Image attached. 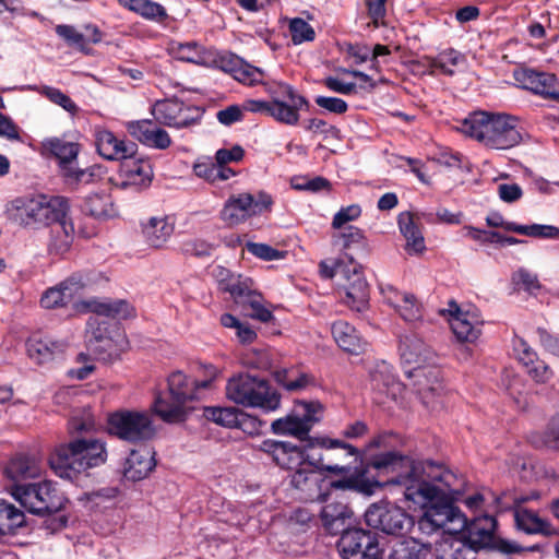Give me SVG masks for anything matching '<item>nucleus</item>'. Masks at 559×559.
<instances>
[{
	"label": "nucleus",
	"mask_w": 559,
	"mask_h": 559,
	"mask_svg": "<svg viewBox=\"0 0 559 559\" xmlns=\"http://www.w3.org/2000/svg\"><path fill=\"white\" fill-rule=\"evenodd\" d=\"M370 466L383 474H392L390 484L402 489L405 500L425 508L418 530L431 535L439 530L459 533L466 524L465 515L447 497L456 491L457 477L433 462H414L408 456L389 451L374 455Z\"/></svg>",
	"instance_id": "obj_1"
},
{
	"label": "nucleus",
	"mask_w": 559,
	"mask_h": 559,
	"mask_svg": "<svg viewBox=\"0 0 559 559\" xmlns=\"http://www.w3.org/2000/svg\"><path fill=\"white\" fill-rule=\"evenodd\" d=\"M168 391L156 395L151 411L160 419H237L236 407L202 406L198 390L211 386V380L195 381L181 371L168 377Z\"/></svg>",
	"instance_id": "obj_2"
},
{
	"label": "nucleus",
	"mask_w": 559,
	"mask_h": 559,
	"mask_svg": "<svg viewBox=\"0 0 559 559\" xmlns=\"http://www.w3.org/2000/svg\"><path fill=\"white\" fill-rule=\"evenodd\" d=\"M86 307L94 313L88 319L86 329L88 354L104 362L119 359L128 347L127 336L117 323L100 319V317L128 319L133 316L134 309L122 299H93L86 302Z\"/></svg>",
	"instance_id": "obj_3"
},
{
	"label": "nucleus",
	"mask_w": 559,
	"mask_h": 559,
	"mask_svg": "<svg viewBox=\"0 0 559 559\" xmlns=\"http://www.w3.org/2000/svg\"><path fill=\"white\" fill-rule=\"evenodd\" d=\"M459 129L493 150H509L523 140L518 119L507 114L476 111L465 118Z\"/></svg>",
	"instance_id": "obj_4"
},
{
	"label": "nucleus",
	"mask_w": 559,
	"mask_h": 559,
	"mask_svg": "<svg viewBox=\"0 0 559 559\" xmlns=\"http://www.w3.org/2000/svg\"><path fill=\"white\" fill-rule=\"evenodd\" d=\"M106 443L91 437H76L59 447L50 459L51 468L63 478L74 481L88 469L107 461Z\"/></svg>",
	"instance_id": "obj_5"
},
{
	"label": "nucleus",
	"mask_w": 559,
	"mask_h": 559,
	"mask_svg": "<svg viewBox=\"0 0 559 559\" xmlns=\"http://www.w3.org/2000/svg\"><path fill=\"white\" fill-rule=\"evenodd\" d=\"M272 451L275 462L287 469L295 465L299 467L290 475V485L299 492L298 498L305 501H326L328 493L324 491L325 478L322 473L314 469L312 461L302 462V452L296 447L284 441L264 443Z\"/></svg>",
	"instance_id": "obj_6"
},
{
	"label": "nucleus",
	"mask_w": 559,
	"mask_h": 559,
	"mask_svg": "<svg viewBox=\"0 0 559 559\" xmlns=\"http://www.w3.org/2000/svg\"><path fill=\"white\" fill-rule=\"evenodd\" d=\"M70 211L68 199L63 197H17L5 204L7 218L23 228L38 229L47 227L64 217Z\"/></svg>",
	"instance_id": "obj_7"
},
{
	"label": "nucleus",
	"mask_w": 559,
	"mask_h": 559,
	"mask_svg": "<svg viewBox=\"0 0 559 559\" xmlns=\"http://www.w3.org/2000/svg\"><path fill=\"white\" fill-rule=\"evenodd\" d=\"M269 93L272 96L271 102L248 99L242 104L243 110L270 116L276 121L294 126L299 120V110L309 106L304 96L285 83H278Z\"/></svg>",
	"instance_id": "obj_8"
},
{
	"label": "nucleus",
	"mask_w": 559,
	"mask_h": 559,
	"mask_svg": "<svg viewBox=\"0 0 559 559\" xmlns=\"http://www.w3.org/2000/svg\"><path fill=\"white\" fill-rule=\"evenodd\" d=\"M227 397L246 407L259 408L264 413L280 407L281 395L266 380L241 373L229 379L226 385Z\"/></svg>",
	"instance_id": "obj_9"
},
{
	"label": "nucleus",
	"mask_w": 559,
	"mask_h": 559,
	"mask_svg": "<svg viewBox=\"0 0 559 559\" xmlns=\"http://www.w3.org/2000/svg\"><path fill=\"white\" fill-rule=\"evenodd\" d=\"M11 496L29 513L48 515L60 511L64 498L51 481L11 485Z\"/></svg>",
	"instance_id": "obj_10"
},
{
	"label": "nucleus",
	"mask_w": 559,
	"mask_h": 559,
	"mask_svg": "<svg viewBox=\"0 0 559 559\" xmlns=\"http://www.w3.org/2000/svg\"><path fill=\"white\" fill-rule=\"evenodd\" d=\"M368 384L374 403L385 405L403 400L405 385L397 378L394 367L385 360H376L368 367Z\"/></svg>",
	"instance_id": "obj_11"
},
{
	"label": "nucleus",
	"mask_w": 559,
	"mask_h": 559,
	"mask_svg": "<svg viewBox=\"0 0 559 559\" xmlns=\"http://www.w3.org/2000/svg\"><path fill=\"white\" fill-rule=\"evenodd\" d=\"M317 443L321 452L318 457L312 454L308 455V459L312 460V464L318 469L333 474H347L352 469V462H347V460L353 459L354 462L358 460L357 450L338 439L319 438Z\"/></svg>",
	"instance_id": "obj_12"
},
{
	"label": "nucleus",
	"mask_w": 559,
	"mask_h": 559,
	"mask_svg": "<svg viewBox=\"0 0 559 559\" xmlns=\"http://www.w3.org/2000/svg\"><path fill=\"white\" fill-rule=\"evenodd\" d=\"M272 204V197L264 191H259L257 194L248 192L233 194L226 200L221 211V218L228 225H238L252 216L270 211Z\"/></svg>",
	"instance_id": "obj_13"
},
{
	"label": "nucleus",
	"mask_w": 559,
	"mask_h": 559,
	"mask_svg": "<svg viewBox=\"0 0 559 559\" xmlns=\"http://www.w3.org/2000/svg\"><path fill=\"white\" fill-rule=\"evenodd\" d=\"M368 526L389 535H402L414 524L413 519L401 508L389 504H371L365 512Z\"/></svg>",
	"instance_id": "obj_14"
},
{
	"label": "nucleus",
	"mask_w": 559,
	"mask_h": 559,
	"mask_svg": "<svg viewBox=\"0 0 559 559\" xmlns=\"http://www.w3.org/2000/svg\"><path fill=\"white\" fill-rule=\"evenodd\" d=\"M337 547L344 559H382L377 536L362 528L345 531Z\"/></svg>",
	"instance_id": "obj_15"
},
{
	"label": "nucleus",
	"mask_w": 559,
	"mask_h": 559,
	"mask_svg": "<svg viewBox=\"0 0 559 559\" xmlns=\"http://www.w3.org/2000/svg\"><path fill=\"white\" fill-rule=\"evenodd\" d=\"M406 377L412 381V386L425 405L433 402V397L440 396L443 386L441 370L437 359L420 367H412L405 370ZM437 405L432 403L435 409Z\"/></svg>",
	"instance_id": "obj_16"
},
{
	"label": "nucleus",
	"mask_w": 559,
	"mask_h": 559,
	"mask_svg": "<svg viewBox=\"0 0 559 559\" xmlns=\"http://www.w3.org/2000/svg\"><path fill=\"white\" fill-rule=\"evenodd\" d=\"M381 293L385 304L406 323L415 325L424 321L423 304L414 294L399 290L392 285L382 286Z\"/></svg>",
	"instance_id": "obj_17"
},
{
	"label": "nucleus",
	"mask_w": 559,
	"mask_h": 559,
	"mask_svg": "<svg viewBox=\"0 0 559 559\" xmlns=\"http://www.w3.org/2000/svg\"><path fill=\"white\" fill-rule=\"evenodd\" d=\"M85 285L84 276L74 273L57 285L47 288L40 296L39 305L46 310L63 308L81 294Z\"/></svg>",
	"instance_id": "obj_18"
},
{
	"label": "nucleus",
	"mask_w": 559,
	"mask_h": 559,
	"mask_svg": "<svg viewBox=\"0 0 559 559\" xmlns=\"http://www.w3.org/2000/svg\"><path fill=\"white\" fill-rule=\"evenodd\" d=\"M342 276L345 278L344 304L352 310L362 312L369 304V285L362 274L361 266L354 264L350 260L348 269H342Z\"/></svg>",
	"instance_id": "obj_19"
},
{
	"label": "nucleus",
	"mask_w": 559,
	"mask_h": 559,
	"mask_svg": "<svg viewBox=\"0 0 559 559\" xmlns=\"http://www.w3.org/2000/svg\"><path fill=\"white\" fill-rule=\"evenodd\" d=\"M497 520L492 515L484 514L474 518L460 531V535L471 546L474 551L483 548H489L495 543V532Z\"/></svg>",
	"instance_id": "obj_20"
},
{
	"label": "nucleus",
	"mask_w": 559,
	"mask_h": 559,
	"mask_svg": "<svg viewBox=\"0 0 559 559\" xmlns=\"http://www.w3.org/2000/svg\"><path fill=\"white\" fill-rule=\"evenodd\" d=\"M514 79L519 86L524 90L531 91L545 98L559 100L557 78L552 73L524 68L514 72Z\"/></svg>",
	"instance_id": "obj_21"
},
{
	"label": "nucleus",
	"mask_w": 559,
	"mask_h": 559,
	"mask_svg": "<svg viewBox=\"0 0 559 559\" xmlns=\"http://www.w3.org/2000/svg\"><path fill=\"white\" fill-rule=\"evenodd\" d=\"M451 329L460 342L474 343L481 333V320L475 313L462 311L453 300L449 302Z\"/></svg>",
	"instance_id": "obj_22"
},
{
	"label": "nucleus",
	"mask_w": 559,
	"mask_h": 559,
	"mask_svg": "<svg viewBox=\"0 0 559 559\" xmlns=\"http://www.w3.org/2000/svg\"><path fill=\"white\" fill-rule=\"evenodd\" d=\"M119 186L123 189L133 187L135 190L147 188L153 180V168L148 160L126 157L121 159Z\"/></svg>",
	"instance_id": "obj_23"
},
{
	"label": "nucleus",
	"mask_w": 559,
	"mask_h": 559,
	"mask_svg": "<svg viewBox=\"0 0 559 559\" xmlns=\"http://www.w3.org/2000/svg\"><path fill=\"white\" fill-rule=\"evenodd\" d=\"M126 128L132 138L147 147L166 150L171 144L168 132L150 119L129 121Z\"/></svg>",
	"instance_id": "obj_24"
},
{
	"label": "nucleus",
	"mask_w": 559,
	"mask_h": 559,
	"mask_svg": "<svg viewBox=\"0 0 559 559\" xmlns=\"http://www.w3.org/2000/svg\"><path fill=\"white\" fill-rule=\"evenodd\" d=\"M41 146L57 160L61 176L78 164L81 144L75 141L68 140L66 136H52L45 139Z\"/></svg>",
	"instance_id": "obj_25"
},
{
	"label": "nucleus",
	"mask_w": 559,
	"mask_h": 559,
	"mask_svg": "<svg viewBox=\"0 0 559 559\" xmlns=\"http://www.w3.org/2000/svg\"><path fill=\"white\" fill-rule=\"evenodd\" d=\"M399 350L404 367H420L437 359L433 350L416 334L402 336Z\"/></svg>",
	"instance_id": "obj_26"
},
{
	"label": "nucleus",
	"mask_w": 559,
	"mask_h": 559,
	"mask_svg": "<svg viewBox=\"0 0 559 559\" xmlns=\"http://www.w3.org/2000/svg\"><path fill=\"white\" fill-rule=\"evenodd\" d=\"M95 144L99 155L108 160H121L131 157L138 148L135 143H127L106 129L95 131Z\"/></svg>",
	"instance_id": "obj_27"
},
{
	"label": "nucleus",
	"mask_w": 559,
	"mask_h": 559,
	"mask_svg": "<svg viewBox=\"0 0 559 559\" xmlns=\"http://www.w3.org/2000/svg\"><path fill=\"white\" fill-rule=\"evenodd\" d=\"M106 431L123 441L140 442L152 439L156 428L152 421H107Z\"/></svg>",
	"instance_id": "obj_28"
},
{
	"label": "nucleus",
	"mask_w": 559,
	"mask_h": 559,
	"mask_svg": "<svg viewBox=\"0 0 559 559\" xmlns=\"http://www.w3.org/2000/svg\"><path fill=\"white\" fill-rule=\"evenodd\" d=\"M47 227H49L48 253L59 257L66 254L72 246L75 231L69 212H66L63 218L53 222Z\"/></svg>",
	"instance_id": "obj_29"
},
{
	"label": "nucleus",
	"mask_w": 559,
	"mask_h": 559,
	"mask_svg": "<svg viewBox=\"0 0 559 559\" xmlns=\"http://www.w3.org/2000/svg\"><path fill=\"white\" fill-rule=\"evenodd\" d=\"M155 452L150 448L132 450L123 464V476L132 481L142 480L155 468Z\"/></svg>",
	"instance_id": "obj_30"
},
{
	"label": "nucleus",
	"mask_w": 559,
	"mask_h": 559,
	"mask_svg": "<svg viewBox=\"0 0 559 559\" xmlns=\"http://www.w3.org/2000/svg\"><path fill=\"white\" fill-rule=\"evenodd\" d=\"M4 474L12 485L24 484L23 481L40 476L41 464L34 455L17 454L8 462Z\"/></svg>",
	"instance_id": "obj_31"
},
{
	"label": "nucleus",
	"mask_w": 559,
	"mask_h": 559,
	"mask_svg": "<svg viewBox=\"0 0 559 559\" xmlns=\"http://www.w3.org/2000/svg\"><path fill=\"white\" fill-rule=\"evenodd\" d=\"M64 349V342L55 341L39 334L32 335L26 342L28 357L39 365L51 361L57 355L62 354Z\"/></svg>",
	"instance_id": "obj_32"
},
{
	"label": "nucleus",
	"mask_w": 559,
	"mask_h": 559,
	"mask_svg": "<svg viewBox=\"0 0 559 559\" xmlns=\"http://www.w3.org/2000/svg\"><path fill=\"white\" fill-rule=\"evenodd\" d=\"M331 332L336 344L349 354L359 355L368 345L358 331L346 321L334 322Z\"/></svg>",
	"instance_id": "obj_33"
},
{
	"label": "nucleus",
	"mask_w": 559,
	"mask_h": 559,
	"mask_svg": "<svg viewBox=\"0 0 559 559\" xmlns=\"http://www.w3.org/2000/svg\"><path fill=\"white\" fill-rule=\"evenodd\" d=\"M185 108L183 104L178 100L166 99L157 102L152 107V115L154 119L165 126L185 128L194 122V119H188L182 116Z\"/></svg>",
	"instance_id": "obj_34"
},
{
	"label": "nucleus",
	"mask_w": 559,
	"mask_h": 559,
	"mask_svg": "<svg viewBox=\"0 0 559 559\" xmlns=\"http://www.w3.org/2000/svg\"><path fill=\"white\" fill-rule=\"evenodd\" d=\"M353 515L352 510L344 502H331L323 507L321 511V520L325 530L336 535L343 534L348 528L349 520Z\"/></svg>",
	"instance_id": "obj_35"
},
{
	"label": "nucleus",
	"mask_w": 559,
	"mask_h": 559,
	"mask_svg": "<svg viewBox=\"0 0 559 559\" xmlns=\"http://www.w3.org/2000/svg\"><path fill=\"white\" fill-rule=\"evenodd\" d=\"M388 478L385 481H380L377 479H368L361 473H355L338 480H326L324 485V491L328 493L329 489H337V490H353L357 492H362L366 495H371L374 492L376 488H380L385 485H391Z\"/></svg>",
	"instance_id": "obj_36"
},
{
	"label": "nucleus",
	"mask_w": 559,
	"mask_h": 559,
	"mask_svg": "<svg viewBox=\"0 0 559 559\" xmlns=\"http://www.w3.org/2000/svg\"><path fill=\"white\" fill-rule=\"evenodd\" d=\"M513 516L516 528L526 534H542L546 536L555 534V528L551 524L532 510L518 507L514 509Z\"/></svg>",
	"instance_id": "obj_37"
},
{
	"label": "nucleus",
	"mask_w": 559,
	"mask_h": 559,
	"mask_svg": "<svg viewBox=\"0 0 559 559\" xmlns=\"http://www.w3.org/2000/svg\"><path fill=\"white\" fill-rule=\"evenodd\" d=\"M145 241L153 248H162L174 233V223L167 216H153L142 224Z\"/></svg>",
	"instance_id": "obj_38"
},
{
	"label": "nucleus",
	"mask_w": 559,
	"mask_h": 559,
	"mask_svg": "<svg viewBox=\"0 0 559 559\" xmlns=\"http://www.w3.org/2000/svg\"><path fill=\"white\" fill-rule=\"evenodd\" d=\"M400 231L406 239L405 249L409 254H418L426 250L425 239L419 226L415 223L414 216L409 212H403L399 215Z\"/></svg>",
	"instance_id": "obj_39"
},
{
	"label": "nucleus",
	"mask_w": 559,
	"mask_h": 559,
	"mask_svg": "<svg viewBox=\"0 0 559 559\" xmlns=\"http://www.w3.org/2000/svg\"><path fill=\"white\" fill-rule=\"evenodd\" d=\"M242 296H238L235 302L243 308L247 316L261 322H269L273 318L272 312L262 305V296L258 294L252 284L245 286Z\"/></svg>",
	"instance_id": "obj_40"
},
{
	"label": "nucleus",
	"mask_w": 559,
	"mask_h": 559,
	"mask_svg": "<svg viewBox=\"0 0 559 559\" xmlns=\"http://www.w3.org/2000/svg\"><path fill=\"white\" fill-rule=\"evenodd\" d=\"M431 554V545L409 537L397 540L388 559H428Z\"/></svg>",
	"instance_id": "obj_41"
},
{
	"label": "nucleus",
	"mask_w": 559,
	"mask_h": 559,
	"mask_svg": "<svg viewBox=\"0 0 559 559\" xmlns=\"http://www.w3.org/2000/svg\"><path fill=\"white\" fill-rule=\"evenodd\" d=\"M213 275L218 282L219 288L229 293L234 300L236 297L242 296L241 293L245 290V286L252 284L249 277L234 274L228 269L219 265L213 270Z\"/></svg>",
	"instance_id": "obj_42"
},
{
	"label": "nucleus",
	"mask_w": 559,
	"mask_h": 559,
	"mask_svg": "<svg viewBox=\"0 0 559 559\" xmlns=\"http://www.w3.org/2000/svg\"><path fill=\"white\" fill-rule=\"evenodd\" d=\"M474 550L461 535L443 538L437 547V559H468Z\"/></svg>",
	"instance_id": "obj_43"
},
{
	"label": "nucleus",
	"mask_w": 559,
	"mask_h": 559,
	"mask_svg": "<svg viewBox=\"0 0 559 559\" xmlns=\"http://www.w3.org/2000/svg\"><path fill=\"white\" fill-rule=\"evenodd\" d=\"M222 68L227 72H231L237 81L246 85L262 83L264 78L263 70L245 63L238 58L230 59L228 64H223Z\"/></svg>",
	"instance_id": "obj_44"
},
{
	"label": "nucleus",
	"mask_w": 559,
	"mask_h": 559,
	"mask_svg": "<svg viewBox=\"0 0 559 559\" xmlns=\"http://www.w3.org/2000/svg\"><path fill=\"white\" fill-rule=\"evenodd\" d=\"M273 376L275 381L287 391L305 389L312 380L308 373L295 367L276 369Z\"/></svg>",
	"instance_id": "obj_45"
},
{
	"label": "nucleus",
	"mask_w": 559,
	"mask_h": 559,
	"mask_svg": "<svg viewBox=\"0 0 559 559\" xmlns=\"http://www.w3.org/2000/svg\"><path fill=\"white\" fill-rule=\"evenodd\" d=\"M82 210L84 213L98 219L114 215L111 198L106 193H94L87 195L82 205Z\"/></svg>",
	"instance_id": "obj_46"
},
{
	"label": "nucleus",
	"mask_w": 559,
	"mask_h": 559,
	"mask_svg": "<svg viewBox=\"0 0 559 559\" xmlns=\"http://www.w3.org/2000/svg\"><path fill=\"white\" fill-rule=\"evenodd\" d=\"M465 61L464 55L455 49H447L441 51L436 58L430 59L429 67L440 70L443 74L452 76L455 73L454 68Z\"/></svg>",
	"instance_id": "obj_47"
},
{
	"label": "nucleus",
	"mask_w": 559,
	"mask_h": 559,
	"mask_svg": "<svg viewBox=\"0 0 559 559\" xmlns=\"http://www.w3.org/2000/svg\"><path fill=\"white\" fill-rule=\"evenodd\" d=\"M24 513L4 500L0 501V534H5L24 524Z\"/></svg>",
	"instance_id": "obj_48"
},
{
	"label": "nucleus",
	"mask_w": 559,
	"mask_h": 559,
	"mask_svg": "<svg viewBox=\"0 0 559 559\" xmlns=\"http://www.w3.org/2000/svg\"><path fill=\"white\" fill-rule=\"evenodd\" d=\"M323 416V405L319 401H297L293 413L283 419H319Z\"/></svg>",
	"instance_id": "obj_49"
},
{
	"label": "nucleus",
	"mask_w": 559,
	"mask_h": 559,
	"mask_svg": "<svg viewBox=\"0 0 559 559\" xmlns=\"http://www.w3.org/2000/svg\"><path fill=\"white\" fill-rule=\"evenodd\" d=\"M173 50L177 55L178 59L195 64H203L206 62L204 48L197 41H189L183 44H177Z\"/></svg>",
	"instance_id": "obj_50"
},
{
	"label": "nucleus",
	"mask_w": 559,
	"mask_h": 559,
	"mask_svg": "<svg viewBox=\"0 0 559 559\" xmlns=\"http://www.w3.org/2000/svg\"><path fill=\"white\" fill-rule=\"evenodd\" d=\"M310 428V421H272V429L275 433L285 432L299 440L308 438Z\"/></svg>",
	"instance_id": "obj_51"
},
{
	"label": "nucleus",
	"mask_w": 559,
	"mask_h": 559,
	"mask_svg": "<svg viewBox=\"0 0 559 559\" xmlns=\"http://www.w3.org/2000/svg\"><path fill=\"white\" fill-rule=\"evenodd\" d=\"M289 32L295 45L314 39V29L309 23L300 17H295L290 21Z\"/></svg>",
	"instance_id": "obj_52"
},
{
	"label": "nucleus",
	"mask_w": 559,
	"mask_h": 559,
	"mask_svg": "<svg viewBox=\"0 0 559 559\" xmlns=\"http://www.w3.org/2000/svg\"><path fill=\"white\" fill-rule=\"evenodd\" d=\"M41 94L45 95L50 102L62 107L66 111L72 116L79 111L78 105L62 91L51 86H44Z\"/></svg>",
	"instance_id": "obj_53"
},
{
	"label": "nucleus",
	"mask_w": 559,
	"mask_h": 559,
	"mask_svg": "<svg viewBox=\"0 0 559 559\" xmlns=\"http://www.w3.org/2000/svg\"><path fill=\"white\" fill-rule=\"evenodd\" d=\"M335 243L342 249H348L354 245H358L362 241V231L355 226L348 225L341 228V231L334 236Z\"/></svg>",
	"instance_id": "obj_54"
},
{
	"label": "nucleus",
	"mask_w": 559,
	"mask_h": 559,
	"mask_svg": "<svg viewBox=\"0 0 559 559\" xmlns=\"http://www.w3.org/2000/svg\"><path fill=\"white\" fill-rule=\"evenodd\" d=\"M136 13L144 19L156 22H162L168 17L165 8L162 4L151 0H141Z\"/></svg>",
	"instance_id": "obj_55"
},
{
	"label": "nucleus",
	"mask_w": 559,
	"mask_h": 559,
	"mask_svg": "<svg viewBox=\"0 0 559 559\" xmlns=\"http://www.w3.org/2000/svg\"><path fill=\"white\" fill-rule=\"evenodd\" d=\"M512 281L516 286L527 292H534L540 288L537 275L524 267L513 273Z\"/></svg>",
	"instance_id": "obj_56"
},
{
	"label": "nucleus",
	"mask_w": 559,
	"mask_h": 559,
	"mask_svg": "<svg viewBox=\"0 0 559 559\" xmlns=\"http://www.w3.org/2000/svg\"><path fill=\"white\" fill-rule=\"evenodd\" d=\"M513 349L518 359L526 368L534 365L537 360V353L523 338H516L513 342Z\"/></svg>",
	"instance_id": "obj_57"
},
{
	"label": "nucleus",
	"mask_w": 559,
	"mask_h": 559,
	"mask_svg": "<svg viewBox=\"0 0 559 559\" xmlns=\"http://www.w3.org/2000/svg\"><path fill=\"white\" fill-rule=\"evenodd\" d=\"M247 250L254 257L264 261H274L283 258V253L266 243L248 242Z\"/></svg>",
	"instance_id": "obj_58"
},
{
	"label": "nucleus",
	"mask_w": 559,
	"mask_h": 559,
	"mask_svg": "<svg viewBox=\"0 0 559 559\" xmlns=\"http://www.w3.org/2000/svg\"><path fill=\"white\" fill-rule=\"evenodd\" d=\"M215 426H221L231 430H241L248 436H258L262 424L265 421H211Z\"/></svg>",
	"instance_id": "obj_59"
},
{
	"label": "nucleus",
	"mask_w": 559,
	"mask_h": 559,
	"mask_svg": "<svg viewBox=\"0 0 559 559\" xmlns=\"http://www.w3.org/2000/svg\"><path fill=\"white\" fill-rule=\"evenodd\" d=\"M62 177L68 185L91 183L94 181L95 171L93 168H79L76 164Z\"/></svg>",
	"instance_id": "obj_60"
},
{
	"label": "nucleus",
	"mask_w": 559,
	"mask_h": 559,
	"mask_svg": "<svg viewBox=\"0 0 559 559\" xmlns=\"http://www.w3.org/2000/svg\"><path fill=\"white\" fill-rule=\"evenodd\" d=\"M361 214V209L357 204H352L346 207H342L333 217L332 227L341 229L345 227V224L358 218Z\"/></svg>",
	"instance_id": "obj_61"
},
{
	"label": "nucleus",
	"mask_w": 559,
	"mask_h": 559,
	"mask_svg": "<svg viewBox=\"0 0 559 559\" xmlns=\"http://www.w3.org/2000/svg\"><path fill=\"white\" fill-rule=\"evenodd\" d=\"M56 33L58 36L63 38L66 41H68L72 46L83 47L85 44L84 35L82 33L78 32L71 25H66V24L57 25Z\"/></svg>",
	"instance_id": "obj_62"
},
{
	"label": "nucleus",
	"mask_w": 559,
	"mask_h": 559,
	"mask_svg": "<svg viewBox=\"0 0 559 559\" xmlns=\"http://www.w3.org/2000/svg\"><path fill=\"white\" fill-rule=\"evenodd\" d=\"M243 108L242 105H230L216 114V118L219 123L224 126H231L235 122L241 121L243 119Z\"/></svg>",
	"instance_id": "obj_63"
},
{
	"label": "nucleus",
	"mask_w": 559,
	"mask_h": 559,
	"mask_svg": "<svg viewBox=\"0 0 559 559\" xmlns=\"http://www.w3.org/2000/svg\"><path fill=\"white\" fill-rule=\"evenodd\" d=\"M526 370H527V373L536 382H539V383H546L554 376V372L549 368V366L545 361L540 360L538 357L534 365L526 367Z\"/></svg>",
	"instance_id": "obj_64"
}]
</instances>
